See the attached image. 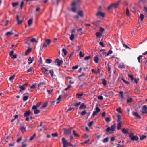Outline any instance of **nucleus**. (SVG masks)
<instances>
[{"instance_id":"obj_60","label":"nucleus","mask_w":147,"mask_h":147,"mask_svg":"<svg viewBox=\"0 0 147 147\" xmlns=\"http://www.w3.org/2000/svg\"><path fill=\"white\" fill-rule=\"evenodd\" d=\"M121 109L120 107H119L118 108H117L116 109V110L118 112H119V113H121Z\"/></svg>"},{"instance_id":"obj_29","label":"nucleus","mask_w":147,"mask_h":147,"mask_svg":"<svg viewBox=\"0 0 147 147\" xmlns=\"http://www.w3.org/2000/svg\"><path fill=\"white\" fill-rule=\"evenodd\" d=\"M50 73L51 74V76L53 78L54 76V73L53 70H51L49 71Z\"/></svg>"},{"instance_id":"obj_50","label":"nucleus","mask_w":147,"mask_h":147,"mask_svg":"<svg viewBox=\"0 0 147 147\" xmlns=\"http://www.w3.org/2000/svg\"><path fill=\"white\" fill-rule=\"evenodd\" d=\"M45 84V82H40L38 84V87H39L40 86L42 85H44Z\"/></svg>"},{"instance_id":"obj_51","label":"nucleus","mask_w":147,"mask_h":147,"mask_svg":"<svg viewBox=\"0 0 147 147\" xmlns=\"http://www.w3.org/2000/svg\"><path fill=\"white\" fill-rule=\"evenodd\" d=\"M81 104V103L80 102L78 103H75L74 104V106L76 107H78Z\"/></svg>"},{"instance_id":"obj_26","label":"nucleus","mask_w":147,"mask_h":147,"mask_svg":"<svg viewBox=\"0 0 147 147\" xmlns=\"http://www.w3.org/2000/svg\"><path fill=\"white\" fill-rule=\"evenodd\" d=\"M86 107V106L85 105L84 103H82L81 105H80V108L81 109V108H85Z\"/></svg>"},{"instance_id":"obj_27","label":"nucleus","mask_w":147,"mask_h":147,"mask_svg":"<svg viewBox=\"0 0 147 147\" xmlns=\"http://www.w3.org/2000/svg\"><path fill=\"white\" fill-rule=\"evenodd\" d=\"M15 77V75H13L12 76H10L9 78V80L12 82L13 81V80L14 79Z\"/></svg>"},{"instance_id":"obj_40","label":"nucleus","mask_w":147,"mask_h":147,"mask_svg":"<svg viewBox=\"0 0 147 147\" xmlns=\"http://www.w3.org/2000/svg\"><path fill=\"white\" fill-rule=\"evenodd\" d=\"M74 38V34H72L70 37V39L71 40H73Z\"/></svg>"},{"instance_id":"obj_25","label":"nucleus","mask_w":147,"mask_h":147,"mask_svg":"<svg viewBox=\"0 0 147 147\" xmlns=\"http://www.w3.org/2000/svg\"><path fill=\"white\" fill-rule=\"evenodd\" d=\"M52 62V60L49 59H47L46 60V63H47L49 64L51 63Z\"/></svg>"},{"instance_id":"obj_31","label":"nucleus","mask_w":147,"mask_h":147,"mask_svg":"<svg viewBox=\"0 0 147 147\" xmlns=\"http://www.w3.org/2000/svg\"><path fill=\"white\" fill-rule=\"evenodd\" d=\"M31 51V49L30 48L28 49L25 53V55H27Z\"/></svg>"},{"instance_id":"obj_59","label":"nucleus","mask_w":147,"mask_h":147,"mask_svg":"<svg viewBox=\"0 0 147 147\" xmlns=\"http://www.w3.org/2000/svg\"><path fill=\"white\" fill-rule=\"evenodd\" d=\"M90 58V56H87L84 58V59L85 60H88Z\"/></svg>"},{"instance_id":"obj_32","label":"nucleus","mask_w":147,"mask_h":147,"mask_svg":"<svg viewBox=\"0 0 147 147\" xmlns=\"http://www.w3.org/2000/svg\"><path fill=\"white\" fill-rule=\"evenodd\" d=\"M28 98V96H23V100L24 101H25L27 100Z\"/></svg>"},{"instance_id":"obj_56","label":"nucleus","mask_w":147,"mask_h":147,"mask_svg":"<svg viewBox=\"0 0 147 147\" xmlns=\"http://www.w3.org/2000/svg\"><path fill=\"white\" fill-rule=\"evenodd\" d=\"M132 98H130L129 99L127 100V102L128 103H131L132 102Z\"/></svg>"},{"instance_id":"obj_15","label":"nucleus","mask_w":147,"mask_h":147,"mask_svg":"<svg viewBox=\"0 0 147 147\" xmlns=\"http://www.w3.org/2000/svg\"><path fill=\"white\" fill-rule=\"evenodd\" d=\"M31 113V111L30 110L26 111L24 114V116L25 117H27L29 116Z\"/></svg>"},{"instance_id":"obj_12","label":"nucleus","mask_w":147,"mask_h":147,"mask_svg":"<svg viewBox=\"0 0 147 147\" xmlns=\"http://www.w3.org/2000/svg\"><path fill=\"white\" fill-rule=\"evenodd\" d=\"M72 7L71 8V10L74 12H76V5L74 4L73 5V3H72L71 4Z\"/></svg>"},{"instance_id":"obj_22","label":"nucleus","mask_w":147,"mask_h":147,"mask_svg":"<svg viewBox=\"0 0 147 147\" xmlns=\"http://www.w3.org/2000/svg\"><path fill=\"white\" fill-rule=\"evenodd\" d=\"M33 20L32 19H30L28 21V25L30 26L32 23Z\"/></svg>"},{"instance_id":"obj_19","label":"nucleus","mask_w":147,"mask_h":147,"mask_svg":"<svg viewBox=\"0 0 147 147\" xmlns=\"http://www.w3.org/2000/svg\"><path fill=\"white\" fill-rule=\"evenodd\" d=\"M32 109L34 110V113L35 114H38L40 111V110H38L37 109Z\"/></svg>"},{"instance_id":"obj_43","label":"nucleus","mask_w":147,"mask_h":147,"mask_svg":"<svg viewBox=\"0 0 147 147\" xmlns=\"http://www.w3.org/2000/svg\"><path fill=\"white\" fill-rule=\"evenodd\" d=\"M80 0H77L76 1H75L73 3V5H77L80 2Z\"/></svg>"},{"instance_id":"obj_33","label":"nucleus","mask_w":147,"mask_h":147,"mask_svg":"<svg viewBox=\"0 0 147 147\" xmlns=\"http://www.w3.org/2000/svg\"><path fill=\"white\" fill-rule=\"evenodd\" d=\"M36 136V134L34 133L33 135L32 136L30 139V140H32L34 139L35 137Z\"/></svg>"},{"instance_id":"obj_44","label":"nucleus","mask_w":147,"mask_h":147,"mask_svg":"<svg viewBox=\"0 0 147 147\" xmlns=\"http://www.w3.org/2000/svg\"><path fill=\"white\" fill-rule=\"evenodd\" d=\"M123 46L126 49H131L129 47L127 46V45H126L125 44V43L123 44Z\"/></svg>"},{"instance_id":"obj_14","label":"nucleus","mask_w":147,"mask_h":147,"mask_svg":"<svg viewBox=\"0 0 147 147\" xmlns=\"http://www.w3.org/2000/svg\"><path fill=\"white\" fill-rule=\"evenodd\" d=\"M16 20L18 24H20L22 22V20H19V16L18 15H17L16 16Z\"/></svg>"},{"instance_id":"obj_11","label":"nucleus","mask_w":147,"mask_h":147,"mask_svg":"<svg viewBox=\"0 0 147 147\" xmlns=\"http://www.w3.org/2000/svg\"><path fill=\"white\" fill-rule=\"evenodd\" d=\"M132 114L133 115L137 117L139 119H140L141 118V116L138 113H137L133 111L132 112Z\"/></svg>"},{"instance_id":"obj_18","label":"nucleus","mask_w":147,"mask_h":147,"mask_svg":"<svg viewBox=\"0 0 147 147\" xmlns=\"http://www.w3.org/2000/svg\"><path fill=\"white\" fill-rule=\"evenodd\" d=\"M19 4L18 2H13L12 3V6L13 7H15Z\"/></svg>"},{"instance_id":"obj_48","label":"nucleus","mask_w":147,"mask_h":147,"mask_svg":"<svg viewBox=\"0 0 147 147\" xmlns=\"http://www.w3.org/2000/svg\"><path fill=\"white\" fill-rule=\"evenodd\" d=\"M105 121L107 122H109L111 121L110 118V117H106L105 118Z\"/></svg>"},{"instance_id":"obj_13","label":"nucleus","mask_w":147,"mask_h":147,"mask_svg":"<svg viewBox=\"0 0 147 147\" xmlns=\"http://www.w3.org/2000/svg\"><path fill=\"white\" fill-rule=\"evenodd\" d=\"M78 15L80 17L82 18H83L84 16L83 12L82 11H80L77 13Z\"/></svg>"},{"instance_id":"obj_37","label":"nucleus","mask_w":147,"mask_h":147,"mask_svg":"<svg viewBox=\"0 0 147 147\" xmlns=\"http://www.w3.org/2000/svg\"><path fill=\"white\" fill-rule=\"evenodd\" d=\"M96 36H97V37H99V36H101L102 35L101 33L99 32H97L96 33Z\"/></svg>"},{"instance_id":"obj_20","label":"nucleus","mask_w":147,"mask_h":147,"mask_svg":"<svg viewBox=\"0 0 147 147\" xmlns=\"http://www.w3.org/2000/svg\"><path fill=\"white\" fill-rule=\"evenodd\" d=\"M94 60L95 63H98V62L99 59L97 57L95 56L94 58Z\"/></svg>"},{"instance_id":"obj_34","label":"nucleus","mask_w":147,"mask_h":147,"mask_svg":"<svg viewBox=\"0 0 147 147\" xmlns=\"http://www.w3.org/2000/svg\"><path fill=\"white\" fill-rule=\"evenodd\" d=\"M109 138L108 137H106V138L104 139L103 140V142L104 143L107 142L108 141Z\"/></svg>"},{"instance_id":"obj_5","label":"nucleus","mask_w":147,"mask_h":147,"mask_svg":"<svg viewBox=\"0 0 147 147\" xmlns=\"http://www.w3.org/2000/svg\"><path fill=\"white\" fill-rule=\"evenodd\" d=\"M142 112L143 113H147V106L146 105H144L142 107Z\"/></svg>"},{"instance_id":"obj_57","label":"nucleus","mask_w":147,"mask_h":147,"mask_svg":"<svg viewBox=\"0 0 147 147\" xmlns=\"http://www.w3.org/2000/svg\"><path fill=\"white\" fill-rule=\"evenodd\" d=\"M47 104V103H44L43 106L41 107V108H44L46 107Z\"/></svg>"},{"instance_id":"obj_54","label":"nucleus","mask_w":147,"mask_h":147,"mask_svg":"<svg viewBox=\"0 0 147 147\" xmlns=\"http://www.w3.org/2000/svg\"><path fill=\"white\" fill-rule=\"evenodd\" d=\"M31 42H35L36 43L37 42L36 41L35 38H33L31 40Z\"/></svg>"},{"instance_id":"obj_16","label":"nucleus","mask_w":147,"mask_h":147,"mask_svg":"<svg viewBox=\"0 0 147 147\" xmlns=\"http://www.w3.org/2000/svg\"><path fill=\"white\" fill-rule=\"evenodd\" d=\"M34 58L33 57L31 58V57H29L28 58V61H29L28 63L29 64H31L34 61Z\"/></svg>"},{"instance_id":"obj_52","label":"nucleus","mask_w":147,"mask_h":147,"mask_svg":"<svg viewBox=\"0 0 147 147\" xmlns=\"http://www.w3.org/2000/svg\"><path fill=\"white\" fill-rule=\"evenodd\" d=\"M112 53V51L111 50H109L106 56H108L109 54H111Z\"/></svg>"},{"instance_id":"obj_10","label":"nucleus","mask_w":147,"mask_h":147,"mask_svg":"<svg viewBox=\"0 0 147 147\" xmlns=\"http://www.w3.org/2000/svg\"><path fill=\"white\" fill-rule=\"evenodd\" d=\"M41 70L45 74H46L47 75H48L49 73H48L47 72L48 71V70L45 67H43L41 69Z\"/></svg>"},{"instance_id":"obj_49","label":"nucleus","mask_w":147,"mask_h":147,"mask_svg":"<svg viewBox=\"0 0 147 147\" xmlns=\"http://www.w3.org/2000/svg\"><path fill=\"white\" fill-rule=\"evenodd\" d=\"M79 56L80 57H83L84 56V54H83L81 51H80L79 53Z\"/></svg>"},{"instance_id":"obj_41","label":"nucleus","mask_w":147,"mask_h":147,"mask_svg":"<svg viewBox=\"0 0 147 147\" xmlns=\"http://www.w3.org/2000/svg\"><path fill=\"white\" fill-rule=\"evenodd\" d=\"M144 16L142 14H140V18L141 19V21H142L143 20Z\"/></svg>"},{"instance_id":"obj_35","label":"nucleus","mask_w":147,"mask_h":147,"mask_svg":"<svg viewBox=\"0 0 147 147\" xmlns=\"http://www.w3.org/2000/svg\"><path fill=\"white\" fill-rule=\"evenodd\" d=\"M83 95V94H79V93H77L76 94V96L78 98H80Z\"/></svg>"},{"instance_id":"obj_7","label":"nucleus","mask_w":147,"mask_h":147,"mask_svg":"<svg viewBox=\"0 0 147 147\" xmlns=\"http://www.w3.org/2000/svg\"><path fill=\"white\" fill-rule=\"evenodd\" d=\"M72 131V129H65L64 131V133L65 134L69 135L70 134Z\"/></svg>"},{"instance_id":"obj_64","label":"nucleus","mask_w":147,"mask_h":147,"mask_svg":"<svg viewBox=\"0 0 147 147\" xmlns=\"http://www.w3.org/2000/svg\"><path fill=\"white\" fill-rule=\"evenodd\" d=\"M119 93L121 95V97L122 98H123V91H120L119 92Z\"/></svg>"},{"instance_id":"obj_8","label":"nucleus","mask_w":147,"mask_h":147,"mask_svg":"<svg viewBox=\"0 0 147 147\" xmlns=\"http://www.w3.org/2000/svg\"><path fill=\"white\" fill-rule=\"evenodd\" d=\"M96 15L97 16H101L102 17H104L105 16L104 13L101 11H98V12L96 14Z\"/></svg>"},{"instance_id":"obj_39","label":"nucleus","mask_w":147,"mask_h":147,"mask_svg":"<svg viewBox=\"0 0 147 147\" xmlns=\"http://www.w3.org/2000/svg\"><path fill=\"white\" fill-rule=\"evenodd\" d=\"M146 137V136L142 135L140 137V140H142L144 139Z\"/></svg>"},{"instance_id":"obj_45","label":"nucleus","mask_w":147,"mask_h":147,"mask_svg":"<svg viewBox=\"0 0 147 147\" xmlns=\"http://www.w3.org/2000/svg\"><path fill=\"white\" fill-rule=\"evenodd\" d=\"M61 96L59 95V97L58 98H57V104L59 102V100L61 99Z\"/></svg>"},{"instance_id":"obj_28","label":"nucleus","mask_w":147,"mask_h":147,"mask_svg":"<svg viewBox=\"0 0 147 147\" xmlns=\"http://www.w3.org/2000/svg\"><path fill=\"white\" fill-rule=\"evenodd\" d=\"M101 80L102 82V83L104 86H105L107 84L106 81L104 79H102Z\"/></svg>"},{"instance_id":"obj_9","label":"nucleus","mask_w":147,"mask_h":147,"mask_svg":"<svg viewBox=\"0 0 147 147\" xmlns=\"http://www.w3.org/2000/svg\"><path fill=\"white\" fill-rule=\"evenodd\" d=\"M41 104V102H40L37 103L36 105H34L32 108V109H37L40 106Z\"/></svg>"},{"instance_id":"obj_24","label":"nucleus","mask_w":147,"mask_h":147,"mask_svg":"<svg viewBox=\"0 0 147 147\" xmlns=\"http://www.w3.org/2000/svg\"><path fill=\"white\" fill-rule=\"evenodd\" d=\"M121 122H119V123H118L117 127V129L118 130H119L121 129Z\"/></svg>"},{"instance_id":"obj_62","label":"nucleus","mask_w":147,"mask_h":147,"mask_svg":"<svg viewBox=\"0 0 147 147\" xmlns=\"http://www.w3.org/2000/svg\"><path fill=\"white\" fill-rule=\"evenodd\" d=\"M138 80H139L138 79H135L134 80V82H132V83H135L136 84H137L138 83Z\"/></svg>"},{"instance_id":"obj_58","label":"nucleus","mask_w":147,"mask_h":147,"mask_svg":"<svg viewBox=\"0 0 147 147\" xmlns=\"http://www.w3.org/2000/svg\"><path fill=\"white\" fill-rule=\"evenodd\" d=\"M93 122L91 121L88 123V126L89 127H90L91 125L93 124Z\"/></svg>"},{"instance_id":"obj_23","label":"nucleus","mask_w":147,"mask_h":147,"mask_svg":"<svg viewBox=\"0 0 147 147\" xmlns=\"http://www.w3.org/2000/svg\"><path fill=\"white\" fill-rule=\"evenodd\" d=\"M121 130L123 134H125L128 133V131L125 128H122Z\"/></svg>"},{"instance_id":"obj_4","label":"nucleus","mask_w":147,"mask_h":147,"mask_svg":"<svg viewBox=\"0 0 147 147\" xmlns=\"http://www.w3.org/2000/svg\"><path fill=\"white\" fill-rule=\"evenodd\" d=\"M54 63L57 64V65L59 66L62 63L63 60H60L59 59H57L55 60Z\"/></svg>"},{"instance_id":"obj_30","label":"nucleus","mask_w":147,"mask_h":147,"mask_svg":"<svg viewBox=\"0 0 147 147\" xmlns=\"http://www.w3.org/2000/svg\"><path fill=\"white\" fill-rule=\"evenodd\" d=\"M13 34V33L11 32H7L5 34V35L7 36H9Z\"/></svg>"},{"instance_id":"obj_53","label":"nucleus","mask_w":147,"mask_h":147,"mask_svg":"<svg viewBox=\"0 0 147 147\" xmlns=\"http://www.w3.org/2000/svg\"><path fill=\"white\" fill-rule=\"evenodd\" d=\"M96 110V111L97 113L99 112L100 111V109L98 107H97L95 109Z\"/></svg>"},{"instance_id":"obj_63","label":"nucleus","mask_w":147,"mask_h":147,"mask_svg":"<svg viewBox=\"0 0 147 147\" xmlns=\"http://www.w3.org/2000/svg\"><path fill=\"white\" fill-rule=\"evenodd\" d=\"M14 53V51L13 50H12L9 53V55L10 57L12 56V55H13Z\"/></svg>"},{"instance_id":"obj_46","label":"nucleus","mask_w":147,"mask_h":147,"mask_svg":"<svg viewBox=\"0 0 147 147\" xmlns=\"http://www.w3.org/2000/svg\"><path fill=\"white\" fill-rule=\"evenodd\" d=\"M126 14L127 16H129L130 14L129 10L127 8L126 10Z\"/></svg>"},{"instance_id":"obj_6","label":"nucleus","mask_w":147,"mask_h":147,"mask_svg":"<svg viewBox=\"0 0 147 147\" xmlns=\"http://www.w3.org/2000/svg\"><path fill=\"white\" fill-rule=\"evenodd\" d=\"M121 1L120 0H119L117 2L112 4L113 8H116L119 5V3Z\"/></svg>"},{"instance_id":"obj_1","label":"nucleus","mask_w":147,"mask_h":147,"mask_svg":"<svg viewBox=\"0 0 147 147\" xmlns=\"http://www.w3.org/2000/svg\"><path fill=\"white\" fill-rule=\"evenodd\" d=\"M116 128L115 124L114 123L111 126L110 128L109 127H107L106 129V131L107 132H108L110 130H111V131H115Z\"/></svg>"},{"instance_id":"obj_36","label":"nucleus","mask_w":147,"mask_h":147,"mask_svg":"<svg viewBox=\"0 0 147 147\" xmlns=\"http://www.w3.org/2000/svg\"><path fill=\"white\" fill-rule=\"evenodd\" d=\"M121 80H123V81L126 84H127V85H129V84H130V83L129 82L127 81H126L124 79H123L122 78L121 79Z\"/></svg>"},{"instance_id":"obj_17","label":"nucleus","mask_w":147,"mask_h":147,"mask_svg":"<svg viewBox=\"0 0 147 147\" xmlns=\"http://www.w3.org/2000/svg\"><path fill=\"white\" fill-rule=\"evenodd\" d=\"M19 88L20 89L19 92V93H20V92H22L23 90H24L26 89V88L25 87L23 86H19Z\"/></svg>"},{"instance_id":"obj_21","label":"nucleus","mask_w":147,"mask_h":147,"mask_svg":"<svg viewBox=\"0 0 147 147\" xmlns=\"http://www.w3.org/2000/svg\"><path fill=\"white\" fill-rule=\"evenodd\" d=\"M118 67L119 68H124L125 65L123 63H120L118 65Z\"/></svg>"},{"instance_id":"obj_3","label":"nucleus","mask_w":147,"mask_h":147,"mask_svg":"<svg viewBox=\"0 0 147 147\" xmlns=\"http://www.w3.org/2000/svg\"><path fill=\"white\" fill-rule=\"evenodd\" d=\"M62 140V144H63V147H67L68 146V143L66 141L65 138L63 137Z\"/></svg>"},{"instance_id":"obj_47","label":"nucleus","mask_w":147,"mask_h":147,"mask_svg":"<svg viewBox=\"0 0 147 147\" xmlns=\"http://www.w3.org/2000/svg\"><path fill=\"white\" fill-rule=\"evenodd\" d=\"M117 116L118 118L117 122L118 123H119V122H121V121H120V120L121 119V117H120L119 115H117Z\"/></svg>"},{"instance_id":"obj_2","label":"nucleus","mask_w":147,"mask_h":147,"mask_svg":"<svg viewBox=\"0 0 147 147\" xmlns=\"http://www.w3.org/2000/svg\"><path fill=\"white\" fill-rule=\"evenodd\" d=\"M129 137L132 140H137L138 139V137L137 136H134L132 133L129 134Z\"/></svg>"},{"instance_id":"obj_42","label":"nucleus","mask_w":147,"mask_h":147,"mask_svg":"<svg viewBox=\"0 0 147 147\" xmlns=\"http://www.w3.org/2000/svg\"><path fill=\"white\" fill-rule=\"evenodd\" d=\"M86 113V111L85 110H84L83 111L81 112V114L82 115L84 116V115Z\"/></svg>"},{"instance_id":"obj_38","label":"nucleus","mask_w":147,"mask_h":147,"mask_svg":"<svg viewBox=\"0 0 147 147\" xmlns=\"http://www.w3.org/2000/svg\"><path fill=\"white\" fill-rule=\"evenodd\" d=\"M62 51L64 53V55L66 56L67 53V52L66 50L65 49H62Z\"/></svg>"},{"instance_id":"obj_55","label":"nucleus","mask_w":147,"mask_h":147,"mask_svg":"<svg viewBox=\"0 0 147 147\" xmlns=\"http://www.w3.org/2000/svg\"><path fill=\"white\" fill-rule=\"evenodd\" d=\"M45 42L47 43L49 45V44L51 42V41L49 39H47V40H46L45 41Z\"/></svg>"},{"instance_id":"obj_61","label":"nucleus","mask_w":147,"mask_h":147,"mask_svg":"<svg viewBox=\"0 0 147 147\" xmlns=\"http://www.w3.org/2000/svg\"><path fill=\"white\" fill-rule=\"evenodd\" d=\"M98 99L100 100H102L103 99V98L102 96L99 95L98 96Z\"/></svg>"}]
</instances>
